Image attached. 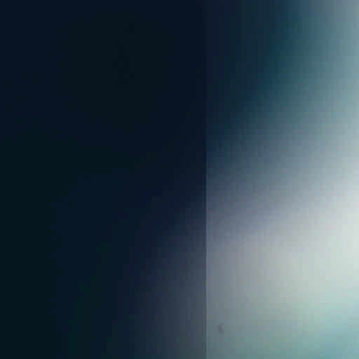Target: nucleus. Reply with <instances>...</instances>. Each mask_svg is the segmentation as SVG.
<instances>
[{"label": "nucleus", "instance_id": "nucleus-1", "mask_svg": "<svg viewBox=\"0 0 359 359\" xmlns=\"http://www.w3.org/2000/svg\"><path fill=\"white\" fill-rule=\"evenodd\" d=\"M205 208V182L204 179L198 178L191 199L190 212L194 219L204 217Z\"/></svg>", "mask_w": 359, "mask_h": 359}]
</instances>
